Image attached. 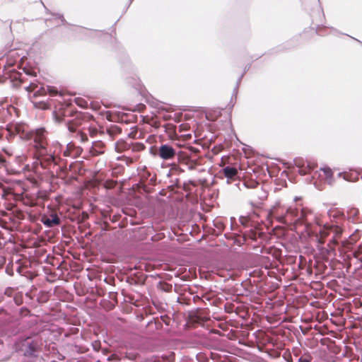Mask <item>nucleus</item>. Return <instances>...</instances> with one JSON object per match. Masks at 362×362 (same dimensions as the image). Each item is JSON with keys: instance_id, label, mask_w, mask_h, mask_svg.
Wrapping results in <instances>:
<instances>
[{"instance_id": "a211bd4d", "label": "nucleus", "mask_w": 362, "mask_h": 362, "mask_svg": "<svg viewBox=\"0 0 362 362\" xmlns=\"http://www.w3.org/2000/svg\"><path fill=\"white\" fill-rule=\"evenodd\" d=\"M240 221L242 225L247 226L249 225L250 218L247 216H240Z\"/></svg>"}, {"instance_id": "423d86ee", "label": "nucleus", "mask_w": 362, "mask_h": 362, "mask_svg": "<svg viewBox=\"0 0 362 362\" xmlns=\"http://www.w3.org/2000/svg\"><path fill=\"white\" fill-rule=\"evenodd\" d=\"M66 125L69 132L72 134L74 139L78 140L81 143L88 141V138L87 134L78 129L77 122L70 120L67 122Z\"/></svg>"}, {"instance_id": "6ab92c4d", "label": "nucleus", "mask_w": 362, "mask_h": 362, "mask_svg": "<svg viewBox=\"0 0 362 362\" xmlns=\"http://www.w3.org/2000/svg\"><path fill=\"white\" fill-rule=\"evenodd\" d=\"M145 146L143 144L137 143L133 147V151H139L144 149Z\"/></svg>"}, {"instance_id": "0eeeda50", "label": "nucleus", "mask_w": 362, "mask_h": 362, "mask_svg": "<svg viewBox=\"0 0 362 362\" xmlns=\"http://www.w3.org/2000/svg\"><path fill=\"white\" fill-rule=\"evenodd\" d=\"M296 167L298 168V173L302 175H306L313 170L317 165L310 160L304 161L302 159H297L294 160Z\"/></svg>"}, {"instance_id": "4be33fe9", "label": "nucleus", "mask_w": 362, "mask_h": 362, "mask_svg": "<svg viewBox=\"0 0 362 362\" xmlns=\"http://www.w3.org/2000/svg\"><path fill=\"white\" fill-rule=\"evenodd\" d=\"M358 252L360 254V257H362V247H359L358 248V250H356V251L354 252V257H356V255Z\"/></svg>"}, {"instance_id": "c756f323", "label": "nucleus", "mask_w": 362, "mask_h": 362, "mask_svg": "<svg viewBox=\"0 0 362 362\" xmlns=\"http://www.w3.org/2000/svg\"><path fill=\"white\" fill-rule=\"evenodd\" d=\"M298 199V197H296V198H295V201H297Z\"/></svg>"}, {"instance_id": "39448f33", "label": "nucleus", "mask_w": 362, "mask_h": 362, "mask_svg": "<svg viewBox=\"0 0 362 362\" xmlns=\"http://www.w3.org/2000/svg\"><path fill=\"white\" fill-rule=\"evenodd\" d=\"M177 154V149L170 144H162L158 149V156L164 160H173Z\"/></svg>"}, {"instance_id": "f8f14e48", "label": "nucleus", "mask_w": 362, "mask_h": 362, "mask_svg": "<svg viewBox=\"0 0 362 362\" xmlns=\"http://www.w3.org/2000/svg\"><path fill=\"white\" fill-rule=\"evenodd\" d=\"M220 173L228 179L227 183H230V180L234 179L238 175L237 168L231 166H226L223 168Z\"/></svg>"}, {"instance_id": "c85d7f7f", "label": "nucleus", "mask_w": 362, "mask_h": 362, "mask_svg": "<svg viewBox=\"0 0 362 362\" xmlns=\"http://www.w3.org/2000/svg\"><path fill=\"white\" fill-rule=\"evenodd\" d=\"M49 21H51V19H47L46 20V22H49Z\"/></svg>"}, {"instance_id": "f03ea898", "label": "nucleus", "mask_w": 362, "mask_h": 362, "mask_svg": "<svg viewBox=\"0 0 362 362\" xmlns=\"http://www.w3.org/2000/svg\"><path fill=\"white\" fill-rule=\"evenodd\" d=\"M47 134L44 128L30 132L28 127L23 123L9 124L6 127H0V139L5 137L8 141H11L15 136H19L21 139L33 140L36 154L43 168H48L52 163L58 164L55 153L60 146L59 144L56 142L55 149L52 151L48 145Z\"/></svg>"}, {"instance_id": "5701e85b", "label": "nucleus", "mask_w": 362, "mask_h": 362, "mask_svg": "<svg viewBox=\"0 0 362 362\" xmlns=\"http://www.w3.org/2000/svg\"><path fill=\"white\" fill-rule=\"evenodd\" d=\"M298 362H310V361L306 357H300L298 358Z\"/></svg>"}, {"instance_id": "4468645a", "label": "nucleus", "mask_w": 362, "mask_h": 362, "mask_svg": "<svg viewBox=\"0 0 362 362\" xmlns=\"http://www.w3.org/2000/svg\"><path fill=\"white\" fill-rule=\"evenodd\" d=\"M254 193L260 200H264L267 197L266 192L262 187H257Z\"/></svg>"}, {"instance_id": "a878e982", "label": "nucleus", "mask_w": 362, "mask_h": 362, "mask_svg": "<svg viewBox=\"0 0 362 362\" xmlns=\"http://www.w3.org/2000/svg\"><path fill=\"white\" fill-rule=\"evenodd\" d=\"M243 74H243L241 75V76L240 77V78L238 79V83H237V85H236V86H235V89H234V92L235 93V94L237 93V90H238V85H239V83H240V80H241V78H242V77H243Z\"/></svg>"}, {"instance_id": "f257e3e1", "label": "nucleus", "mask_w": 362, "mask_h": 362, "mask_svg": "<svg viewBox=\"0 0 362 362\" xmlns=\"http://www.w3.org/2000/svg\"><path fill=\"white\" fill-rule=\"evenodd\" d=\"M279 221L282 223L290 222L296 228L303 226L309 235L315 237L318 247L322 246L325 243V238L332 235V238L327 243V250L329 252L334 251L342 234L341 228L324 223L320 216L308 207L300 209L289 207L286 209V214L279 218Z\"/></svg>"}, {"instance_id": "bb28decb", "label": "nucleus", "mask_w": 362, "mask_h": 362, "mask_svg": "<svg viewBox=\"0 0 362 362\" xmlns=\"http://www.w3.org/2000/svg\"><path fill=\"white\" fill-rule=\"evenodd\" d=\"M356 258H357L358 259H359L361 262H362V256L360 257V254L358 252L356 255Z\"/></svg>"}, {"instance_id": "7ed1b4c3", "label": "nucleus", "mask_w": 362, "mask_h": 362, "mask_svg": "<svg viewBox=\"0 0 362 362\" xmlns=\"http://www.w3.org/2000/svg\"><path fill=\"white\" fill-rule=\"evenodd\" d=\"M42 345V339L39 337H28L20 341L18 349L25 356L33 357L37 356L36 353Z\"/></svg>"}, {"instance_id": "2eb2a0df", "label": "nucleus", "mask_w": 362, "mask_h": 362, "mask_svg": "<svg viewBox=\"0 0 362 362\" xmlns=\"http://www.w3.org/2000/svg\"><path fill=\"white\" fill-rule=\"evenodd\" d=\"M128 144L124 142H117L115 144V150L117 152H121L127 148Z\"/></svg>"}, {"instance_id": "1a4fd4ad", "label": "nucleus", "mask_w": 362, "mask_h": 362, "mask_svg": "<svg viewBox=\"0 0 362 362\" xmlns=\"http://www.w3.org/2000/svg\"><path fill=\"white\" fill-rule=\"evenodd\" d=\"M327 215L331 221L336 223L335 225L332 224V226L340 228L338 224L344 219L345 216L344 213L338 209H332L328 211ZM329 225L331 226L330 224Z\"/></svg>"}, {"instance_id": "f3484780", "label": "nucleus", "mask_w": 362, "mask_h": 362, "mask_svg": "<svg viewBox=\"0 0 362 362\" xmlns=\"http://www.w3.org/2000/svg\"><path fill=\"white\" fill-rule=\"evenodd\" d=\"M82 149L80 147H77L74 146V150H73V156H71V158H75L78 156L81 153Z\"/></svg>"}, {"instance_id": "412c9836", "label": "nucleus", "mask_w": 362, "mask_h": 362, "mask_svg": "<svg viewBox=\"0 0 362 362\" xmlns=\"http://www.w3.org/2000/svg\"><path fill=\"white\" fill-rule=\"evenodd\" d=\"M164 127L165 129V132L174 131V128H175V127L170 124H168L165 125Z\"/></svg>"}, {"instance_id": "cd10ccee", "label": "nucleus", "mask_w": 362, "mask_h": 362, "mask_svg": "<svg viewBox=\"0 0 362 362\" xmlns=\"http://www.w3.org/2000/svg\"><path fill=\"white\" fill-rule=\"evenodd\" d=\"M11 110L15 111V108H14L13 107H11L8 109V112H9L10 113H11Z\"/></svg>"}, {"instance_id": "ddd939ff", "label": "nucleus", "mask_w": 362, "mask_h": 362, "mask_svg": "<svg viewBox=\"0 0 362 362\" xmlns=\"http://www.w3.org/2000/svg\"><path fill=\"white\" fill-rule=\"evenodd\" d=\"M74 144L72 142H69L66 147V149L63 152V155L65 157H71L73 156V150L74 148Z\"/></svg>"}, {"instance_id": "393cba45", "label": "nucleus", "mask_w": 362, "mask_h": 362, "mask_svg": "<svg viewBox=\"0 0 362 362\" xmlns=\"http://www.w3.org/2000/svg\"><path fill=\"white\" fill-rule=\"evenodd\" d=\"M86 32H88L90 33V36H95L98 33V30H86Z\"/></svg>"}, {"instance_id": "9d476101", "label": "nucleus", "mask_w": 362, "mask_h": 362, "mask_svg": "<svg viewBox=\"0 0 362 362\" xmlns=\"http://www.w3.org/2000/svg\"><path fill=\"white\" fill-rule=\"evenodd\" d=\"M318 176L322 180L325 181L328 184H331L332 182V171L328 167H325L320 169V172L315 171L313 177L315 178Z\"/></svg>"}, {"instance_id": "aec40b11", "label": "nucleus", "mask_w": 362, "mask_h": 362, "mask_svg": "<svg viewBox=\"0 0 362 362\" xmlns=\"http://www.w3.org/2000/svg\"><path fill=\"white\" fill-rule=\"evenodd\" d=\"M53 16H54V19L60 20L62 22V24H64L66 21L64 18V16L62 15H60L59 13H53Z\"/></svg>"}, {"instance_id": "9b49d317", "label": "nucleus", "mask_w": 362, "mask_h": 362, "mask_svg": "<svg viewBox=\"0 0 362 362\" xmlns=\"http://www.w3.org/2000/svg\"><path fill=\"white\" fill-rule=\"evenodd\" d=\"M90 153L92 156H96L104 153L105 152V144L101 141H96L93 142L92 146L89 150Z\"/></svg>"}, {"instance_id": "dca6fc26", "label": "nucleus", "mask_w": 362, "mask_h": 362, "mask_svg": "<svg viewBox=\"0 0 362 362\" xmlns=\"http://www.w3.org/2000/svg\"><path fill=\"white\" fill-rule=\"evenodd\" d=\"M107 132L110 136H113L117 134H119L121 132V129L117 126H114L107 129Z\"/></svg>"}, {"instance_id": "6e6552de", "label": "nucleus", "mask_w": 362, "mask_h": 362, "mask_svg": "<svg viewBox=\"0 0 362 362\" xmlns=\"http://www.w3.org/2000/svg\"><path fill=\"white\" fill-rule=\"evenodd\" d=\"M40 221L47 228H52L61 223L59 217L54 212H51L50 215H42Z\"/></svg>"}, {"instance_id": "b1692460", "label": "nucleus", "mask_w": 362, "mask_h": 362, "mask_svg": "<svg viewBox=\"0 0 362 362\" xmlns=\"http://www.w3.org/2000/svg\"><path fill=\"white\" fill-rule=\"evenodd\" d=\"M215 226L218 228V229H223V223L220 221H216V223H215Z\"/></svg>"}, {"instance_id": "20e7f679", "label": "nucleus", "mask_w": 362, "mask_h": 362, "mask_svg": "<svg viewBox=\"0 0 362 362\" xmlns=\"http://www.w3.org/2000/svg\"><path fill=\"white\" fill-rule=\"evenodd\" d=\"M35 88H37V86L33 83H31L28 88L27 90L29 92L35 91L34 96L38 95H44L46 94H49L50 96H56L59 95L62 96L63 93L61 91H59L56 87L47 86L46 87H40L37 90H35Z\"/></svg>"}]
</instances>
